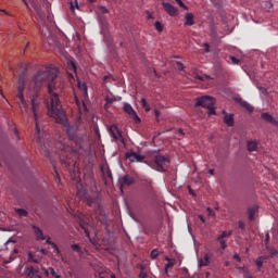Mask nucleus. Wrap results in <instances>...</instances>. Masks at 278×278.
Returning <instances> with one entry per match:
<instances>
[{"instance_id": "43", "label": "nucleus", "mask_w": 278, "mask_h": 278, "mask_svg": "<svg viewBox=\"0 0 278 278\" xmlns=\"http://www.w3.org/2000/svg\"><path fill=\"white\" fill-rule=\"evenodd\" d=\"M50 273H51L52 277L60 278V275H58V273H55V269H53V267L50 268Z\"/></svg>"}, {"instance_id": "54", "label": "nucleus", "mask_w": 278, "mask_h": 278, "mask_svg": "<svg viewBox=\"0 0 278 278\" xmlns=\"http://www.w3.org/2000/svg\"><path fill=\"white\" fill-rule=\"evenodd\" d=\"M199 219L201 223H203V225H205V217L203 215H199Z\"/></svg>"}, {"instance_id": "46", "label": "nucleus", "mask_w": 278, "mask_h": 278, "mask_svg": "<svg viewBox=\"0 0 278 278\" xmlns=\"http://www.w3.org/2000/svg\"><path fill=\"white\" fill-rule=\"evenodd\" d=\"M208 216H216V213H214V211L211 207L206 208Z\"/></svg>"}, {"instance_id": "37", "label": "nucleus", "mask_w": 278, "mask_h": 278, "mask_svg": "<svg viewBox=\"0 0 278 278\" xmlns=\"http://www.w3.org/2000/svg\"><path fill=\"white\" fill-rule=\"evenodd\" d=\"M105 277H108L106 271H99L96 274V278H105Z\"/></svg>"}, {"instance_id": "30", "label": "nucleus", "mask_w": 278, "mask_h": 278, "mask_svg": "<svg viewBox=\"0 0 278 278\" xmlns=\"http://www.w3.org/2000/svg\"><path fill=\"white\" fill-rule=\"evenodd\" d=\"M256 266H257L258 269H262V267L264 266V256H260L256 260Z\"/></svg>"}, {"instance_id": "42", "label": "nucleus", "mask_w": 278, "mask_h": 278, "mask_svg": "<svg viewBox=\"0 0 278 278\" xmlns=\"http://www.w3.org/2000/svg\"><path fill=\"white\" fill-rule=\"evenodd\" d=\"M261 94H268V90L265 87H257Z\"/></svg>"}, {"instance_id": "15", "label": "nucleus", "mask_w": 278, "mask_h": 278, "mask_svg": "<svg viewBox=\"0 0 278 278\" xmlns=\"http://www.w3.org/2000/svg\"><path fill=\"white\" fill-rule=\"evenodd\" d=\"M247 148L249 153H257V151L260 150V143L257 142V140H250L247 143Z\"/></svg>"}, {"instance_id": "34", "label": "nucleus", "mask_w": 278, "mask_h": 278, "mask_svg": "<svg viewBox=\"0 0 278 278\" xmlns=\"http://www.w3.org/2000/svg\"><path fill=\"white\" fill-rule=\"evenodd\" d=\"M244 110H247V112H253L255 108H253V105H251L250 103L244 102Z\"/></svg>"}, {"instance_id": "17", "label": "nucleus", "mask_w": 278, "mask_h": 278, "mask_svg": "<svg viewBox=\"0 0 278 278\" xmlns=\"http://www.w3.org/2000/svg\"><path fill=\"white\" fill-rule=\"evenodd\" d=\"M76 190H77L78 199H83V200L88 199V191H86V189H84V186H81V184L78 182L76 185Z\"/></svg>"}, {"instance_id": "3", "label": "nucleus", "mask_w": 278, "mask_h": 278, "mask_svg": "<svg viewBox=\"0 0 278 278\" xmlns=\"http://www.w3.org/2000/svg\"><path fill=\"white\" fill-rule=\"evenodd\" d=\"M66 134L70 140H72L76 144H81V142H84V139L86 138V132L79 129V126L77 125H67Z\"/></svg>"}, {"instance_id": "47", "label": "nucleus", "mask_w": 278, "mask_h": 278, "mask_svg": "<svg viewBox=\"0 0 278 278\" xmlns=\"http://www.w3.org/2000/svg\"><path fill=\"white\" fill-rule=\"evenodd\" d=\"M1 14H5V16H14L12 15L10 12H8L7 10L0 9Z\"/></svg>"}, {"instance_id": "20", "label": "nucleus", "mask_w": 278, "mask_h": 278, "mask_svg": "<svg viewBox=\"0 0 278 278\" xmlns=\"http://www.w3.org/2000/svg\"><path fill=\"white\" fill-rule=\"evenodd\" d=\"M224 123H226L228 127H233V114H226L224 116Z\"/></svg>"}, {"instance_id": "7", "label": "nucleus", "mask_w": 278, "mask_h": 278, "mask_svg": "<svg viewBox=\"0 0 278 278\" xmlns=\"http://www.w3.org/2000/svg\"><path fill=\"white\" fill-rule=\"evenodd\" d=\"M247 214L250 223L257 220V217L260 216V206L257 204L250 205L247 210Z\"/></svg>"}, {"instance_id": "41", "label": "nucleus", "mask_w": 278, "mask_h": 278, "mask_svg": "<svg viewBox=\"0 0 278 278\" xmlns=\"http://www.w3.org/2000/svg\"><path fill=\"white\" fill-rule=\"evenodd\" d=\"M105 101H106V104H108V105H112V103H114V101H116V99L106 97V98H105Z\"/></svg>"}, {"instance_id": "35", "label": "nucleus", "mask_w": 278, "mask_h": 278, "mask_svg": "<svg viewBox=\"0 0 278 278\" xmlns=\"http://www.w3.org/2000/svg\"><path fill=\"white\" fill-rule=\"evenodd\" d=\"M71 248L76 252L81 254V247L79 244H72Z\"/></svg>"}, {"instance_id": "49", "label": "nucleus", "mask_w": 278, "mask_h": 278, "mask_svg": "<svg viewBox=\"0 0 278 278\" xmlns=\"http://www.w3.org/2000/svg\"><path fill=\"white\" fill-rule=\"evenodd\" d=\"M51 247H52V249L55 251V253H60V248H58V244H55V243L53 242V244H52Z\"/></svg>"}, {"instance_id": "29", "label": "nucleus", "mask_w": 278, "mask_h": 278, "mask_svg": "<svg viewBox=\"0 0 278 278\" xmlns=\"http://www.w3.org/2000/svg\"><path fill=\"white\" fill-rule=\"evenodd\" d=\"M217 242H219L223 250L227 249V241L225 239L217 237Z\"/></svg>"}, {"instance_id": "24", "label": "nucleus", "mask_w": 278, "mask_h": 278, "mask_svg": "<svg viewBox=\"0 0 278 278\" xmlns=\"http://www.w3.org/2000/svg\"><path fill=\"white\" fill-rule=\"evenodd\" d=\"M78 88L79 90H83L85 92V96L88 97V86L86 83L78 81Z\"/></svg>"}, {"instance_id": "48", "label": "nucleus", "mask_w": 278, "mask_h": 278, "mask_svg": "<svg viewBox=\"0 0 278 278\" xmlns=\"http://www.w3.org/2000/svg\"><path fill=\"white\" fill-rule=\"evenodd\" d=\"M233 260H236L238 263L242 262V258H240L239 254H233Z\"/></svg>"}, {"instance_id": "55", "label": "nucleus", "mask_w": 278, "mask_h": 278, "mask_svg": "<svg viewBox=\"0 0 278 278\" xmlns=\"http://www.w3.org/2000/svg\"><path fill=\"white\" fill-rule=\"evenodd\" d=\"M275 256H278V251H277V250H274V251L271 252V257H275Z\"/></svg>"}, {"instance_id": "33", "label": "nucleus", "mask_w": 278, "mask_h": 278, "mask_svg": "<svg viewBox=\"0 0 278 278\" xmlns=\"http://www.w3.org/2000/svg\"><path fill=\"white\" fill-rule=\"evenodd\" d=\"M206 110H208V116L216 114V108L214 105L207 106Z\"/></svg>"}, {"instance_id": "13", "label": "nucleus", "mask_w": 278, "mask_h": 278, "mask_svg": "<svg viewBox=\"0 0 278 278\" xmlns=\"http://www.w3.org/2000/svg\"><path fill=\"white\" fill-rule=\"evenodd\" d=\"M261 118L265 121V123H270L271 126L278 128V121L270 115V113H262Z\"/></svg>"}, {"instance_id": "18", "label": "nucleus", "mask_w": 278, "mask_h": 278, "mask_svg": "<svg viewBox=\"0 0 278 278\" xmlns=\"http://www.w3.org/2000/svg\"><path fill=\"white\" fill-rule=\"evenodd\" d=\"M194 25V15L192 13H186L185 26L192 27Z\"/></svg>"}, {"instance_id": "45", "label": "nucleus", "mask_w": 278, "mask_h": 278, "mask_svg": "<svg viewBox=\"0 0 278 278\" xmlns=\"http://www.w3.org/2000/svg\"><path fill=\"white\" fill-rule=\"evenodd\" d=\"M176 64H177L178 71H184V68H186V66H184V63L181 62H177Z\"/></svg>"}, {"instance_id": "23", "label": "nucleus", "mask_w": 278, "mask_h": 278, "mask_svg": "<svg viewBox=\"0 0 278 278\" xmlns=\"http://www.w3.org/2000/svg\"><path fill=\"white\" fill-rule=\"evenodd\" d=\"M26 274L29 278L36 277V268L34 266L27 267Z\"/></svg>"}, {"instance_id": "59", "label": "nucleus", "mask_w": 278, "mask_h": 278, "mask_svg": "<svg viewBox=\"0 0 278 278\" xmlns=\"http://www.w3.org/2000/svg\"><path fill=\"white\" fill-rule=\"evenodd\" d=\"M239 227H240V229H244V223L239 222Z\"/></svg>"}, {"instance_id": "64", "label": "nucleus", "mask_w": 278, "mask_h": 278, "mask_svg": "<svg viewBox=\"0 0 278 278\" xmlns=\"http://www.w3.org/2000/svg\"><path fill=\"white\" fill-rule=\"evenodd\" d=\"M244 278H254L253 276L245 275Z\"/></svg>"}, {"instance_id": "1", "label": "nucleus", "mask_w": 278, "mask_h": 278, "mask_svg": "<svg viewBox=\"0 0 278 278\" xmlns=\"http://www.w3.org/2000/svg\"><path fill=\"white\" fill-rule=\"evenodd\" d=\"M58 77V68L55 67H42L37 72L33 81L35 84V91L28 96L33 116L35 118L36 134L38 136V141L40 142V125L38 124V111L42 104V96L38 93V90L42 86L48 88V99L46 100L48 114L52 118H55L56 123H62L64 121V111H62V103L60 102V96L58 92L53 91L55 86V79Z\"/></svg>"}, {"instance_id": "63", "label": "nucleus", "mask_w": 278, "mask_h": 278, "mask_svg": "<svg viewBox=\"0 0 278 278\" xmlns=\"http://www.w3.org/2000/svg\"><path fill=\"white\" fill-rule=\"evenodd\" d=\"M155 116H160V112L157 110L154 111Z\"/></svg>"}, {"instance_id": "31", "label": "nucleus", "mask_w": 278, "mask_h": 278, "mask_svg": "<svg viewBox=\"0 0 278 278\" xmlns=\"http://www.w3.org/2000/svg\"><path fill=\"white\" fill-rule=\"evenodd\" d=\"M16 214H18V216H27V211H25V208H16L15 210Z\"/></svg>"}, {"instance_id": "14", "label": "nucleus", "mask_w": 278, "mask_h": 278, "mask_svg": "<svg viewBox=\"0 0 278 278\" xmlns=\"http://www.w3.org/2000/svg\"><path fill=\"white\" fill-rule=\"evenodd\" d=\"M213 257H214V253L212 252L206 253L203 258L199 260L200 268H203V266H210V262Z\"/></svg>"}, {"instance_id": "2", "label": "nucleus", "mask_w": 278, "mask_h": 278, "mask_svg": "<svg viewBox=\"0 0 278 278\" xmlns=\"http://www.w3.org/2000/svg\"><path fill=\"white\" fill-rule=\"evenodd\" d=\"M56 148L60 149V160L66 168H71V166H75V159H73V155H75V152H73V148L66 142L59 141L56 143Z\"/></svg>"}, {"instance_id": "10", "label": "nucleus", "mask_w": 278, "mask_h": 278, "mask_svg": "<svg viewBox=\"0 0 278 278\" xmlns=\"http://www.w3.org/2000/svg\"><path fill=\"white\" fill-rule=\"evenodd\" d=\"M109 132L112 136V138H114V140H121V142H123V132L121 131V129H118V126L112 125L109 128Z\"/></svg>"}, {"instance_id": "8", "label": "nucleus", "mask_w": 278, "mask_h": 278, "mask_svg": "<svg viewBox=\"0 0 278 278\" xmlns=\"http://www.w3.org/2000/svg\"><path fill=\"white\" fill-rule=\"evenodd\" d=\"M123 111L125 114H128L131 119L135 121V123H140V117L138 116V113H136V110H134V106L131 104L124 102Z\"/></svg>"}, {"instance_id": "52", "label": "nucleus", "mask_w": 278, "mask_h": 278, "mask_svg": "<svg viewBox=\"0 0 278 278\" xmlns=\"http://www.w3.org/2000/svg\"><path fill=\"white\" fill-rule=\"evenodd\" d=\"M204 50L210 53V43H204Z\"/></svg>"}, {"instance_id": "56", "label": "nucleus", "mask_w": 278, "mask_h": 278, "mask_svg": "<svg viewBox=\"0 0 278 278\" xmlns=\"http://www.w3.org/2000/svg\"><path fill=\"white\" fill-rule=\"evenodd\" d=\"M47 244H50V247L53 244V241H51V238H47Z\"/></svg>"}, {"instance_id": "38", "label": "nucleus", "mask_w": 278, "mask_h": 278, "mask_svg": "<svg viewBox=\"0 0 278 278\" xmlns=\"http://www.w3.org/2000/svg\"><path fill=\"white\" fill-rule=\"evenodd\" d=\"M229 236H231V232L223 231L218 238H222L223 240H225V238H229Z\"/></svg>"}, {"instance_id": "51", "label": "nucleus", "mask_w": 278, "mask_h": 278, "mask_svg": "<svg viewBox=\"0 0 278 278\" xmlns=\"http://www.w3.org/2000/svg\"><path fill=\"white\" fill-rule=\"evenodd\" d=\"M147 277H148L147 273L140 271L139 278H147Z\"/></svg>"}, {"instance_id": "4", "label": "nucleus", "mask_w": 278, "mask_h": 278, "mask_svg": "<svg viewBox=\"0 0 278 278\" xmlns=\"http://www.w3.org/2000/svg\"><path fill=\"white\" fill-rule=\"evenodd\" d=\"M23 92H25V77L20 76L17 87V99H20L21 101V110H25V112H28L29 105L27 104V101H25V96L23 94Z\"/></svg>"}, {"instance_id": "53", "label": "nucleus", "mask_w": 278, "mask_h": 278, "mask_svg": "<svg viewBox=\"0 0 278 278\" xmlns=\"http://www.w3.org/2000/svg\"><path fill=\"white\" fill-rule=\"evenodd\" d=\"M106 177L109 179H112V170H110V169L106 170Z\"/></svg>"}, {"instance_id": "40", "label": "nucleus", "mask_w": 278, "mask_h": 278, "mask_svg": "<svg viewBox=\"0 0 278 278\" xmlns=\"http://www.w3.org/2000/svg\"><path fill=\"white\" fill-rule=\"evenodd\" d=\"M176 3L180 7V8H184V10H188V7H186V4L184 3V1L181 0H175Z\"/></svg>"}, {"instance_id": "5", "label": "nucleus", "mask_w": 278, "mask_h": 278, "mask_svg": "<svg viewBox=\"0 0 278 278\" xmlns=\"http://www.w3.org/2000/svg\"><path fill=\"white\" fill-rule=\"evenodd\" d=\"M153 166L155 170H159V173H166L168 166H170V159L159 154L154 157Z\"/></svg>"}, {"instance_id": "12", "label": "nucleus", "mask_w": 278, "mask_h": 278, "mask_svg": "<svg viewBox=\"0 0 278 278\" xmlns=\"http://www.w3.org/2000/svg\"><path fill=\"white\" fill-rule=\"evenodd\" d=\"M29 3L31 8L35 10L40 21H45V12H42V9H40V5L38 4V2L36 0H29Z\"/></svg>"}, {"instance_id": "22", "label": "nucleus", "mask_w": 278, "mask_h": 278, "mask_svg": "<svg viewBox=\"0 0 278 278\" xmlns=\"http://www.w3.org/2000/svg\"><path fill=\"white\" fill-rule=\"evenodd\" d=\"M262 7H263L265 10H267L268 12H270V10H271L275 5L273 4V1L266 0V1H263V2H262Z\"/></svg>"}, {"instance_id": "62", "label": "nucleus", "mask_w": 278, "mask_h": 278, "mask_svg": "<svg viewBox=\"0 0 278 278\" xmlns=\"http://www.w3.org/2000/svg\"><path fill=\"white\" fill-rule=\"evenodd\" d=\"M208 175H214V169H208Z\"/></svg>"}, {"instance_id": "44", "label": "nucleus", "mask_w": 278, "mask_h": 278, "mask_svg": "<svg viewBox=\"0 0 278 278\" xmlns=\"http://www.w3.org/2000/svg\"><path fill=\"white\" fill-rule=\"evenodd\" d=\"M229 60H231L232 64H240V60H238L236 56H229Z\"/></svg>"}, {"instance_id": "50", "label": "nucleus", "mask_w": 278, "mask_h": 278, "mask_svg": "<svg viewBox=\"0 0 278 278\" xmlns=\"http://www.w3.org/2000/svg\"><path fill=\"white\" fill-rule=\"evenodd\" d=\"M70 67L72 68V71H74V73H76L77 72V66L75 65V63H71L70 64Z\"/></svg>"}, {"instance_id": "11", "label": "nucleus", "mask_w": 278, "mask_h": 278, "mask_svg": "<svg viewBox=\"0 0 278 278\" xmlns=\"http://www.w3.org/2000/svg\"><path fill=\"white\" fill-rule=\"evenodd\" d=\"M162 5H163V9L165 10V12L167 14H169V16H177V14H179V10H177V8L173 7V4H170L168 2H163Z\"/></svg>"}, {"instance_id": "27", "label": "nucleus", "mask_w": 278, "mask_h": 278, "mask_svg": "<svg viewBox=\"0 0 278 278\" xmlns=\"http://www.w3.org/2000/svg\"><path fill=\"white\" fill-rule=\"evenodd\" d=\"M150 257L151 260H157V257H160V251L157 249L152 250L150 253Z\"/></svg>"}, {"instance_id": "25", "label": "nucleus", "mask_w": 278, "mask_h": 278, "mask_svg": "<svg viewBox=\"0 0 278 278\" xmlns=\"http://www.w3.org/2000/svg\"><path fill=\"white\" fill-rule=\"evenodd\" d=\"M166 262H168L165 265V274L168 275V268H173V266H175V263L173 261H170V258L165 257Z\"/></svg>"}, {"instance_id": "16", "label": "nucleus", "mask_w": 278, "mask_h": 278, "mask_svg": "<svg viewBox=\"0 0 278 278\" xmlns=\"http://www.w3.org/2000/svg\"><path fill=\"white\" fill-rule=\"evenodd\" d=\"M135 179L132 176L130 175H124L121 179H119V184L121 186H134L135 184Z\"/></svg>"}, {"instance_id": "26", "label": "nucleus", "mask_w": 278, "mask_h": 278, "mask_svg": "<svg viewBox=\"0 0 278 278\" xmlns=\"http://www.w3.org/2000/svg\"><path fill=\"white\" fill-rule=\"evenodd\" d=\"M140 103L141 106L146 110V112H151V106L149 105V103H147V99L142 98Z\"/></svg>"}, {"instance_id": "57", "label": "nucleus", "mask_w": 278, "mask_h": 278, "mask_svg": "<svg viewBox=\"0 0 278 278\" xmlns=\"http://www.w3.org/2000/svg\"><path fill=\"white\" fill-rule=\"evenodd\" d=\"M266 242H269L270 241V235L269 233H266V239H265Z\"/></svg>"}, {"instance_id": "28", "label": "nucleus", "mask_w": 278, "mask_h": 278, "mask_svg": "<svg viewBox=\"0 0 278 278\" xmlns=\"http://www.w3.org/2000/svg\"><path fill=\"white\" fill-rule=\"evenodd\" d=\"M28 262H33L34 264H40V260L34 258V254L31 252L28 253Z\"/></svg>"}, {"instance_id": "9", "label": "nucleus", "mask_w": 278, "mask_h": 278, "mask_svg": "<svg viewBox=\"0 0 278 278\" xmlns=\"http://www.w3.org/2000/svg\"><path fill=\"white\" fill-rule=\"evenodd\" d=\"M126 160H129V162H144V156L141 154H138L134 151H128L125 153Z\"/></svg>"}, {"instance_id": "21", "label": "nucleus", "mask_w": 278, "mask_h": 278, "mask_svg": "<svg viewBox=\"0 0 278 278\" xmlns=\"http://www.w3.org/2000/svg\"><path fill=\"white\" fill-rule=\"evenodd\" d=\"M79 225H80V228L83 229V231H85V236L87 238H90V231L88 230V227H89L88 223L84 222V220H80Z\"/></svg>"}, {"instance_id": "61", "label": "nucleus", "mask_w": 278, "mask_h": 278, "mask_svg": "<svg viewBox=\"0 0 278 278\" xmlns=\"http://www.w3.org/2000/svg\"><path fill=\"white\" fill-rule=\"evenodd\" d=\"M197 79H199V81H203V76H197Z\"/></svg>"}, {"instance_id": "19", "label": "nucleus", "mask_w": 278, "mask_h": 278, "mask_svg": "<svg viewBox=\"0 0 278 278\" xmlns=\"http://www.w3.org/2000/svg\"><path fill=\"white\" fill-rule=\"evenodd\" d=\"M33 229L35 231V236L37 238V240H47V237H45V233H42V229L33 226Z\"/></svg>"}, {"instance_id": "39", "label": "nucleus", "mask_w": 278, "mask_h": 278, "mask_svg": "<svg viewBox=\"0 0 278 278\" xmlns=\"http://www.w3.org/2000/svg\"><path fill=\"white\" fill-rule=\"evenodd\" d=\"M99 12L101 14H108L110 12V10H108V8H105V7H99Z\"/></svg>"}, {"instance_id": "6", "label": "nucleus", "mask_w": 278, "mask_h": 278, "mask_svg": "<svg viewBox=\"0 0 278 278\" xmlns=\"http://www.w3.org/2000/svg\"><path fill=\"white\" fill-rule=\"evenodd\" d=\"M215 104L216 100L210 96H203L195 99V108H210Z\"/></svg>"}, {"instance_id": "60", "label": "nucleus", "mask_w": 278, "mask_h": 278, "mask_svg": "<svg viewBox=\"0 0 278 278\" xmlns=\"http://www.w3.org/2000/svg\"><path fill=\"white\" fill-rule=\"evenodd\" d=\"M76 104L78 105V108L81 106V102H79V99L76 98Z\"/></svg>"}, {"instance_id": "58", "label": "nucleus", "mask_w": 278, "mask_h": 278, "mask_svg": "<svg viewBox=\"0 0 278 278\" xmlns=\"http://www.w3.org/2000/svg\"><path fill=\"white\" fill-rule=\"evenodd\" d=\"M237 270H239V273H244V268L243 267H237Z\"/></svg>"}, {"instance_id": "32", "label": "nucleus", "mask_w": 278, "mask_h": 278, "mask_svg": "<svg viewBox=\"0 0 278 278\" xmlns=\"http://www.w3.org/2000/svg\"><path fill=\"white\" fill-rule=\"evenodd\" d=\"M154 27H155L156 31H164V26L160 22H155Z\"/></svg>"}, {"instance_id": "36", "label": "nucleus", "mask_w": 278, "mask_h": 278, "mask_svg": "<svg viewBox=\"0 0 278 278\" xmlns=\"http://www.w3.org/2000/svg\"><path fill=\"white\" fill-rule=\"evenodd\" d=\"M148 73L150 77H157V71L155 68H149Z\"/></svg>"}]
</instances>
